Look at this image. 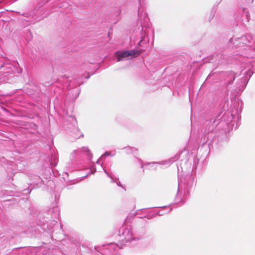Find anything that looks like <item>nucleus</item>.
Returning a JSON list of instances; mask_svg holds the SVG:
<instances>
[{"instance_id": "obj_1", "label": "nucleus", "mask_w": 255, "mask_h": 255, "mask_svg": "<svg viewBox=\"0 0 255 255\" xmlns=\"http://www.w3.org/2000/svg\"><path fill=\"white\" fill-rule=\"evenodd\" d=\"M140 54V51L137 50H130L125 51H118L116 55L118 61L123 60L124 59H131L137 57Z\"/></svg>"}]
</instances>
